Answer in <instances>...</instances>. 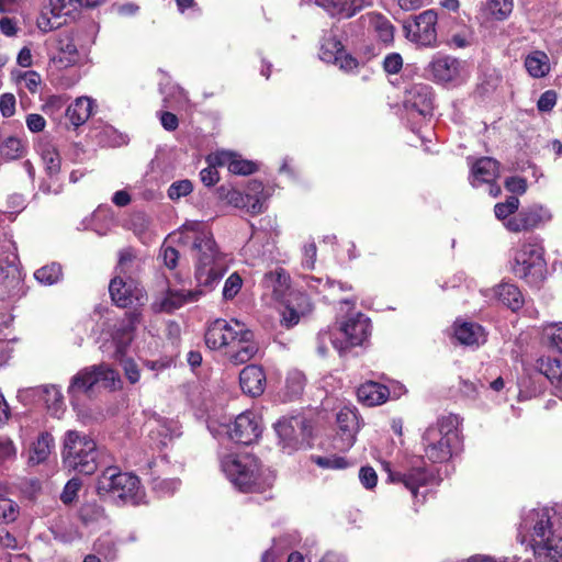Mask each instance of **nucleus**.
<instances>
[{"instance_id": "nucleus-37", "label": "nucleus", "mask_w": 562, "mask_h": 562, "mask_svg": "<svg viewBox=\"0 0 562 562\" xmlns=\"http://www.w3.org/2000/svg\"><path fill=\"white\" fill-rule=\"evenodd\" d=\"M43 398L48 412L59 417L64 411V397L60 390L55 385L43 387Z\"/></svg>"}, {"instance_id": "nucleus-31", "label": "nucleus", "mask_w": 562, "mask_h": 562, "mask_svg": "<svg viewBox=\"0 0 562 562\" xmlns=\"http://www.w3.org/2000/svg\"><path fill=\"white\" fill-rule=\"evenodd\" d=\"M263 284L277 299H282L290 289V276L284 269L277 268L265 274Z\"/></svg>"}, {"instance_id": "nucleus-49", "label": "nucleus", "mask_w": 562, "mask_h": 562, "mask_svg": "<svg viewBox=\"0 0 562 562\" xmlns=\"http://www.w3.org/2000/svg\"><path fill=\"white\" fill-rule=\"evenodd\" d=\"M192 191V182L188 179H183L172 182L168 188L167 194L171 201H178L181 198L189 195Z\"/></svg>"}, {"instance_id": "nucleus-8", "label": "nucleus", "mask_w": 562, "mask_h": 562, "mask_svg": "<svg viewBox=\"0 0 562 562\" xmlns=\"http://www.w3.org/2000/svg\"><path fill=\"white\" fill-rule=\"evenodd\" d=\"M370 319L364 314L357 313L340 322L333 336L324 331L319 334V339H330L334 348L342 355L350 348L361 346L370 336Z\"/></svg>"}, {"instance_id": "nucleus-47", "label": "nucleus", "mask_w": 562, "mask_h": 562, "mask_svg": "<svg viewBox=\"0 0 562 562\" xmlns=\"http://www.w3.org/2000/svg\"><path fill=\"white\" fill-rule=\"evenodd\" d=\"M372 25L382 42L390 43L393 41L394 27L386 18L382 15L373 16Z\"/></svg>"}, {"instance_id": "nucleus-24", "label": "nucleus", "mask_w": 562, "mask_h": 562, "mask_svg": "<svg viewBox=\"0 0 562 562\" xmlns=\"http://www.w3.org/2000/svg\"><path fill=\"white\" fill-rule=\"evenodd\" d=\"M331 16L349 19L372 4V0H315Z\"/></svg>"}, {"instance_id": "nucleus-48", "label": "nucleus", "mask_w": 562, "mask_h": 562, "mask_svg": "<svg viewBox=\"0 0 562 562\" xmlns=\"http://www.w3.org/2000/svg\"><path fill=\"white\" fill-rule=\"evenodd\" d=\"M42 79L41 76L33 70H26L23 72H19L16 76V83L31 93H36L41 86Z\"/></svg>"}, {"instance_id": "nucleus-60", "label": "nucleus", "mask_w": 562, "mask_h": 562, "mask_svg": "<svg viewBox=\"0 0 562 562\" xmlns=\"http://www.w3.org/2000/svg\"><path fill=\"white\" fill-rule=\"evenodd\" d=\"M359 480L361 484L368 490L375 487L378 482L375 470L371 467H362L359 471Z\"/></svg>"}, {"instance_id": "nucleus-9", "label": "nucleus", "mask_w": 562, "mask_h": 562, "mask_svg": "<svg viewBox=\"0 0 562 562\" xmlns=\"http://www.w3.org/2000/svg\"><path fill=\"white\" fill-rule=\"evenodd\" d=\"M121 381L115 370L105 364L93 366L79 371L72 379L68 392L75 395L77 392H87L93 385L105 389H116Z\"/></svg>"}, {"instance_id": "nucleus-10", "label": "nucleus", "mask_w": 562, "mask_h": 562, "mask_svg": "<svg viewBox=\"0 0 562 562\" xmlns=\"http://www.w3.org/2000/svg\"><path fill=\"white\" fill-rule=\"evenodd\" d=\"M437 13L432 10H426L404 22L406 38L424 47H434L437 43Z\"/></svg>"}, {"instance_id": "nucleus-43", "label": "nucleus", "mask_w": 562, "mask_h": 562, "mask_svg": "<svg viewBox=\"0 0 562 562\" xmlns=\"http://www.w3.org/2000/svg\"><path fill=\"white\" fill-rule=\"evenodd\" d=\"M513 9L514 0H487V11L497 21L506 20Z\"/></svg>"}, {"instance_id": "nucleus-28", "label": "nucleus", "mask_w": 562, "mask_h": 562, "mask_svg": "<svg viewBox=\"0 0 562 562\" xmlns=\"http://www.w3.org/2000/svg\"><path fill=\"white\" fill-rule=\"evenodd\" d=\"M454 336L462 345L477 347L486 340L484 328L473 322H456Z\"/></svg>"}, {"instance_id": "nucleus-62", "label": "nucleus", "mask_w": 562, "mask_h": 562, "mask_svg": "<svg viewBox=\"0 0 562 562\" xmlns=\"http://www.w3.org/2000/svg\"><path fill=\"white\" fill-rule=\"evenodd\" d=\"M160 256L165 266L169 269H175L179 260V251L171 246H162Z\"/></svg>"}, {"instance_id": "nucleus-40", "label": "nucleus", "mask_w": 562, "mask_h": 562, "mask_svg": "<svg viewBox=\"0 0 562 562\" xmlns=\"http://www.w3.org/2000/svg\"><path fill=\"white\" fill-rule=\"evenodd\" d=\"M40 154L45 168L49 175H56L60 170V156L52 145H43L40 147Z\"/></svg>"}, {"instance_id": "nucleus-3", "label": "nucleus", "mask_w": 562, "mask_h": 562, "mask_svg": "<svg viewBox=\"0 0 562 562\" xmlns=\"http://www.w3.org/2000/svg\"><path fill=\"white\" fill-rule=\"evenodd\" d=\"M221 468L231 483L241 492H262L273 477L250 453H229L221 459Z\"/></svg>"}, {"instance_id": "nucleus-32", "label": "nucleus", "mask_w": 562, "mask_h": 562, "mask_svg": "<svg viewBox=\"0 0 562 562\" xmlns=\"http://www.w3.org/2000/svg\"><path fill=\"white\" fill-rule=\"evenodd\" d=\"M538 369L551 381L557 395L562 400V360L542 358L538 361Z\"/></svg>"}, {"instance_id": "nucleus-11", "label": "nucleus", "mask_w": 562, "mask_h": 562, "mask_svg": "<svg viewBox=\"0 0 562 562\" xmlns=\"http://www.w3.org/2000/svg\"><path fill=\"white\" fill-rule=\"evenodd\" d=\"M427 70L435 82L442 85H458L468 77L465 63L446 55H436Z\"/></svg>"}, {"instance_id": "nucleus-20", "label": "nucleus", "mask_w": 562, "mask_h": 562, "mask_svg": "<svg viewBox=\"0 0 562 562\" xmlns=\"http://www.w3.org/2000/svg\"><path fill=\"white\" fill-rule=\"evenodd\" d=\"M306 420L303 417H283L274 425L276 431L284 448L295 449L300 439L307 436Z\"/></svg>"}, {"instance_id": "nucleus-54", "label": "nucleus", "mask_w": 562, "mask_h": 562, "mask_svg": "<svg viewBox=\"0 0 562 562\" xmlns=\"http://www.w3.org/2000/svg\"><path fill=\"white\" fill-rule=\"evenodd\" d=\"M304 312L303 310L297 311L290 304H286L281 312V324L286 328L295 326Z\"/></svg>"}, {"instance_id": "nucleus-13", "label": "nucleus", "mask_w": 562, "mask_h": 562, "mask_svg": "<svg viewBox=\"0 0 562 562\" xmlns=\"http://www.w3.org/2000/svg\"><path fill=\"white\" fill-rule=\"evenodd\" d=\"M228 437L241 445L255 442L261 435V423L259 416L254 412L239 414L233 424L227 427Z\"/></svg>"}, {"instance_id": "nucleus-25", "label": "nucleus", "mask_w": 562, "mask_h": 562, "mask_svg": "<svg viewBox=\"0 0 562 562\" xmlns=\"http://www.w3.org/2000/svg\"><path fill=\"white\" fill-rule=\"evenodd\" d=\"M239 383L241 390L251 395H261L266 387V374L259 366H247L239 374Z\"/></svg>"}, {"instance_id": "nucleus-52", "label": "nucleus", "mask_w": 562, "mask_h": 562, "mask_svg": "<svg viewBox=\"0 0 562 562\" xmlns=\"http://www.w3.org/2000/svg\"><path fill=\"white\" fill-rule=\"evenodd\" d=\"M518 207L519 200L516 196H509L505 202L497 203L494 206V213L498 220H506L510 214L515 213Z\"/></svg>"}, {"instance_id": "nucleus-45", "label": "nucleus", "mask_w": 562, "mask_h": 562, "mask_svg": "<svg viewBox=\"0 0 562 562\" xmlns=\"http://www.w3.org/2000/svg\"><path fill=\"white\" fill-rule=\"evenodd\" d=\"M161 93L164 94L165 106L175 108L187 102V94L179 86L172 85L168 88L161 87Z\"/></svg>"}, {"instance_id": "nucleus-58", "label": "nucleus", "mask_w": 562, "mask_h": 562, "mask_svg": "<svg viewBox=\"0 0 562 562\" xmlns=\"http://www.w3.org/2000/svg\"><path fill=\"white\" fill-rule=\"evenodd\" d=\"M81 487V481L79 479H71L67 482L64 491L60 495V499L64 504H70L77 497V494Z\"/></svg>"}, {"instance_id": "nucleus-15", "label": "nucleus", "mask_w": 562, "mask_h": 562, "mask_svg": "<svg viewBox=\"0 0 562 562\" xmlns=\"http://www.w3.org/2000/svg\"><path fill=\"white\" fill-rule=\"evenodd\" d=\"M319 57L325 63L337 65L339 69L346 72H352L359 66L358 60L346 53L340 41L334 35L324 37L321 45Z\"/></svg>"}, {"instance_id": "nucleus-59", "label": "nucleus", "mask_w": 562, "mask_h": 562, "mask_svg": "<svg viewBox=\"0 0 562 562\" xmlns=\"http://www.w3.org/2000/svg\"><path fill=\"white\" fill-rule=\"evenodd\" d=\"M403 66V58L397 53L389 54L383 60V68L387 74H397Z\"/></svg>"}, {"instance_id": "nucleus-38", "label": "nucleus", "mask_w": 562, "mask_h": 562, "mask_svg": "<svg viewBox=\"0 0 562 562\" xmlns=\"http://www.w3.org/2000/svg\"><path fill=\"white\" fill-rule=\"evenodd\" d=\"M22 278L21 273L14 265H10L5 270V276L1 282V286L4 289L8 296H15L22 290Z\"/></svg>"}, {"instance_id": "nucleus-44", "label": "nucleus", "mask_w": 562, "mask_h": 562, "mask_svg": "<svg viewBox=\"0 0 562 562\" xmlns=\"http://www.w3.org/2000/svg\"><path fill=\"white\" fill-rule=\"evenodd\" d=\"M311 460L314 463H316L319 468L329 469V470H341V469H346L352 464L345 457H340V456H336V454L327 456V457L312 456Z\"/></svg>"}, {"instance_id": "nucleus-55", "label": "nucleus", "mask_w": 562, "mask_h": 562, "mask_svg": "<svg viewBox=\"0 0 562 562\" xmlns=\"http://www.w3.org/2000/svg\"><path fill=\"white\" fill-rule=\"evenodd\" d=\"M16 99L13 93H2L0 95V113L3 117L9 119L15 114Z\"/></svg>"}, {"instance_id": "nucleus-17", "label": "nucleus", "mask_w": 562, "mask_h": 562, "mask_svg": "<svg viewBox=\"0 0 562 562\" xmlns=\"http://www.w3.org/2000/svg\"><path fill=\"white\" fill-rule=\"evenodd\" d=\"M552 215L548 209L541 205H532L507 220L505 226L510 232L519 233L537 228L548 223Z\"/></svg>"}, {"instance_id": "nucleus-16", "label": "nucleus", "mask_w": 562, "mask_h": 562, "mask_svg": "<svg viewBox=\"0 0 562 562\" xmlns=\"http://www.w3.org/2000/svg\"><path fill=\"white\" fill-rule=\"evenodd\" d=\"M80 59V54L69 33L58 34L50 52L49 60L57 69H65L76 65Z\"/></svg>"}, {"instance_id": "nucleus-46", "label": "nucleus", "mask_w": 562, "mask_h": 562, "mask_svg": "<svg viewBox=\"0 0 562 562\" xmlns=\"http://www.w3.org/2000/svg\"><path fill=\"white\" fill-rule=\"evenodd\" d=\"M52 12L56 16H69L81 8V0H49Z\"/></svg>"}, {"instance_id": "nucleus-5", "label": "nucleus", "mask_w": 562, "mask_h": 562, "mask_svg": "<svg viewBox=\"0 0 562 562\" xmlns=\"http://www.w3.org/2000/svg\"><path fill=\"white\" fill-rule=\"evenodd\" d=\"M95 488L99 496L122 504L138 505L145 497L138 477L115 467H109L101 473Z\"/></svg>"}, {"instance_id": "nucleus-30", "label": "nucleus", "mask_w": 562, "mask_h": 562, "mask_svg": "<svg viewBox=\"0 0 562 562\" xmlns=\"http://www.w3.org/2000/svg\"><path fill=\"white\" fill-rule=\"evenodd\" d=\"M94 103L88 97L77 98L66 110V116L74 127L85 124L92 114Z\"/></svg>"}, {"instance_id": "nucleus-23", "label": "nucleus", "mask_w": 562, "mask_h": 562, "mask_svg": "<svg viewBox=\"0 0 562 562\" xmlns=\"http://www.w3.org/2000/svg\"><path fill=\"white\" fill-rule=\"evenodd\" d=\"M149 437L153 443L158 447H167L173 438L181 435V427L177 420L167 418H155L148 423Z\"/></svg>"}, {"instance_id": "nucleus-33", "label": "nucleus", "mask_w": 562, "mask_h": 562, "mask_svg": "<svg viewBox=\"0 0 562 562\" xmlns=\"http://www.w3.org/2000/svg\"><path fill=\"white\" fill-rule=\"evenodd\" d=\"M27 151V142L16 137L8 136L0 142V157L5 161L23 158Z\"/></svg>"}, {"instance_id": "nucleus-7", "label": "nucleus", "mask_w": 562, "mask_h": 562, "mask_svg": "<svg viewBox=\"0 0 562 562\" xmlns=\"http://www.w3.org/2000/svg\"><path fill=\"white\" fill-rule=\"evenodd\" d=\"M514 272L529 285L539 286L547 274L542 246L536 241L521 244L515 255Z\"/></svg>"}, {"instance_id": "nucleus-4", "label": "nucleus", "mask_w": 562, "mask_h": 562, "mask_svg": "<svg viewBox=\"0 0 562 562\" xmlns=\"http://www.w3.org/2000/svg\"><path fill=\"white\" fill-rule=\"evenodd\" d=\"M460 417L454 414L441 416L423 435L426 458L434 463L448 461L460 447Z\"/></svg>"}, {"instance_id": "nucleus-27", "label": "nucleus", "mask_w": 562, "mask_h": 562, "mask_svg": "<svg viewBox=\"0 0 562 562\" xmlns=\"http://www.w3.org/2000/svg\"><path fill=\"white\" fill-rule=\"evenodd\" d=\"M499 175L498 162L490 157H482L471 166V184L479 187L492 183Z\"/></svg>"}, {"instance_id": "nucleus-42", "label": "nucleus", "mask_w": 562, "mask_h": 562, "mask_svg": "<svg viewBox=\"0 0 562 562\" xmlns=\"http://www.w3.org/2000/svg\"><path fill=\"white\" fill-rule=\"evenodd\" d=\"M5 488L0 486V524L13 522L19 515L18 505L4 497Z\"/></svg>"}, {"instance_id": "nucleus-57", "label": "nucleus", "mask_w": 562, "mask_h": 562, "mask_svg": "<svg viewBox=\"0 0 562 562\" xmlns=\"http://www.w3.org/2000/svg\"><path fill=\"white\" fill-rule=\"evenodd\" d=\"M179 486L180 482L176 479L156 480L154 483V490L161 496L173 494Z\"/></svg>"}, {"instance_id": "nucleus-29", "label": "nucleus", "mask_w": 562, "mask_h": 562, "mask_svg": "<svg viewBox=\"0 0 562 562\" xmlns=\"http://www.w3.org/2000/svg\"><path fill=\"white\" fill-rule=\"evenodd\" d=\"M358 400L367 406H376L386 402L389 389L378 382H366L357 390Z\"/></svg>"}, {"instance_id": "nucleus-63", "label": "nucleus", "mask_w": 562, "mask_h": 562, "mask_svg": "<svg viewBox=\"0 0 562 562\" xmlns=\"http://www.w3.org/2000/svg\"><path fill=\"white\" fill-rule=\"evenodd\" d=\"M557 103V93L553 90L543 92L537 103L538 110L541 112H548L553 109Z\"/></svg>"}, {"instance_id": "nucleus-18", "label": "nucleus", "mask_w": 562, "mask_h": 562, "mask_svg": "<svg viewBox=\"0 0 562 562\" xmlns=\"http://www.w3.org/2000/svg\"><path fill=\"white\" fill-rule=\"evenodd\" d=\"M404 104L412 116H414V114H418L423 117L431 115L434 109L431 87L425 83L413 85L406 91Z\"/></svg>"}, {"instance_id": "nucleus-53", "label": "nucleus", "mask_w": 562, "mask_h": 562, "mask_svg": "<svg viewBox=\"0 0 562 562\" xmlns=\"http://www.w3.org/2000/svg\"><path fill=\"white\" fill-rule=\"evenodd\" d=\"M218 192L220 196L228 204L234 205L235 207H241L245 205L244 195L239 190L222 186L218 189Z\"/></svg>"}, {"instance_id": "nucleus-12", "label": "nucleus", "mask_w": 562, "mask_h": 562, "mask_svg": "<svg viewBox=\"0 0 562 562\" xmlns=\"http://www.w3.org/2000/svg\"><path fill=\"white\" fill-rule=\"evenodd\" d=\"M245 324L232 318L226 321L217 318L213 321L205 331V344L212 350H224L235 342V338L241 334Z\"/></svg>"}, {"instance_id": "nucleus-64", "label": "nucleus", "mask_w": 562, "mask_h": 562, "mask_svg": "<svg viewBox=\"0 0 562 562\" xmlns=\"http://www.w3.org/2000/svg\"><path fill=\"white\" fill-rule=\"evenodd\" d=\"M25 124L30 132L40 133L44 131L46 126V121L41 114L31 113L26 115Z\"/></svg>"}, {"instance_id": "nucleus-19", "label": "nucleus", "mask_w": 562, "mask_h": 562, "mask_svg": "<svg viewBox=\"0 0 562 562\" xmlns=\"http://www.w3.org/2000/svg\"><path fill=\"white\" fill-rule=\"evenodd\" d=\"M225 351L228 360L234 364H244L251 360L259 350L258 344L255 341L252 331L243 327L241 334L238 335Z\"/></svg>"}, {"instance_id": "nucleus-41", "label": "nucleus", "mask_w": 562, "mask_h": 562, "mask_svg": "<svg viewBox=\"0 0 562 562\" xmlns=\"http://www.w3.org/2000/svg\"><path fill=\"white\" fill-rule=\"evenodd\" d=\"M34 277L40 283L44 285H52L60 280L61 267L60 265L53 262L37 269Z\"/></svg>"}, {"instance_id": "nucleus-14", "label": "nucleus", "mask_w": 562, "mask_h": 562, "mask_svg": "<svg viewBox=\"0 0 562 562\" xmlns=\"http://www.w3.org/2000/svg\"><path fill=\"white\" fill-rule=\"evenodd\" d=\"M359 429L357 412L349 407L340 409L337 414V434L334 438V447L340 451L349 450L356 442Z\"/></svg>"}, {"instance_id": "nucleus-35", "label": "nucleus", "mask_w": 562, "mask_h": 562, "mask_svg": "<svg viewBox=\"0 0 562 562\" xmlns=\"http://www.w3.org/2000/svg\"><path fill=\"white\" fill-rule=\"evenodd\" d=\"M494 292L498 301L512 311H517L522 306V296L516 285L509 283L499 284Z\"/></svg>"}, {"instance_id": "nucleus-36", "label": "nucleus", "mask_w": 562, "mask_h": 562, "mask_svg": "<svg viewBox=\"0 0 562 562\" xmlns=\"http://www.w3.org/2000/svg\"><path fill=\"white\" fill-rule=\"evenodd\" d=\"M53 443L54 439L49 434H42L31 448L30 462L37 464L45 461L50 454Z\"/></svg>"}, {"instance_id": "nucleus-22", "label": "nucleus", "mask_w": 562, "mask_h": 562, "mask_svg": "<svg viewBox=\"0 0 562 562\" xmlns=\"http://www.w3.org/2000/svg\"><path fill=\"white\" fill-rule=\"evenodd\" d=\"M209 160L220 167H227L234 175L248 176L257 170L254 161L243 159L238 154L229 150L216 151L209 156Z\"/></svg>"}, {"instance_id": "nucleus-34", "label": "nucleus", "mask_w": 562, "mask_h": 562, "mask_svg": "<svg viewBox=\"0 0 562 562\" xmlns=\"http://www.w3.org/2000/svg\"><path fill=\"white\" fill-rule=\"evenodd\" d=\"M525 67L532 78H543L550 72V60L542 50H533L525 58Z\"/></svg>"}, {"instance_id": "nucleus-1", "label": "nucleus", "mask_w": 562, "mask_h": 562, "mask_svg": "<svg viewBox=\"0 0 562 562\" xmlns=\"http://www.w3.org/2000/svg\"><path fill=\"white\" fill-rule=\"evenodd\" d=\"M180 241L191 251L196 289L170 286L158 303V310L167 313L199 301L206 292L215 289L228 269L226 256L220 250L213 233L204 222L187 221L180 228Z\"/></svg>"}, {"instance_id": "nucleus-61", "label": "nucleus", "mask_w": 562, "mask_h": 562, "mask_svg": "<svg viewBox=\"0 0 562 562\" xmlns=\"http://www.w3.org/2000/svg\"><path fill=\"white\" fill-rule=\"evenodd\" d=\"M209 161V167L204 168L201 170L200 172V177H201V181L206 186V187H212L214 186L218 180H220V176H218V172L216 170V167H220L218 165H214L212 161Z\"/></svg>"}, {"instance_id": "nucleus-39", "label": "nucleus", "mask_w": 562, "mask_h": 562, "mask_svg": "<svg viewBox=\"0 0 562 562\" xmlns=\"http://www.w3.org/2000/svg\"><path fill=\"white\" fill-rule=\"evenodd\" d=\"M542 335L549 348L562 353V322L544 325Z\"/></svg>"}, {"instance_id": "nucleus-6", "label": "nucleus", "mask_w": 562, "mask_h": 562, "mask_svg": "<svg viewBox=\"0 0 562 562\" xmlns=\"http://www.w3.org/2000/svg\"><path fill=\"white\" fill-rule=\"evenodd\" d=\"M63 458L67 468L85 475L94 473L98 468V450L94 440L77 430L66 432Z\"/></svg>"}, {"instance_id": "nucleus-50", "label": "nucleus", "mask_w": 562, "mask_h": 562, "mask_svg": "<svg viewBox=\"0 0 562 562\" xmlns=\"http://www.w3.org/2000/svg\"><path fill=\"white\" fill-rule=\"evenodd\" d=\"M305 378L303 373L293 371L286 378V390L291 398L297 397L304 390Z\"/></svg>"}, {"instance_id": "nucleus-2", "label": "nucleus", "mask_w": 562, "mask_h": 562, "mask_svg": "<svg viewBox=\"0 0 562 562\" xmlns=\"http://www.w3.org/2000/svg\"><path fill=\"white\" fill-rule=\"evenodd\" d=\"M521 528L529 536L536 562H562V518L553 508L529 510Z\"/></svg>"}, {"instance_id": "nucleus-56", "label": "nucleus", "mask_w": 562, "mask_h": 562, "mask_svg": "<svg viewBox=\"0 0 562 562\" xmlns=\"http://www.w3.org/2000/svg\"><path fill=\"white\" fill-rule=\"evenodd\" d=\"M317 256L316 244L312 240L306 243L302 248V267L312 270L315 267Z\"/></svg>"}, {"instance_id": "nucleus-21", "label": "nucleus", "mask_w": 562, "mask_h": 562, "mask_svg": "<svg viewBox=\"0 0 562 562\" xmlns=\"http://www.w3.org/2000/svg\"><path fill=\"white\" fill-rule=\"evenodd\" d=\"M384 468L390 482L403 484L414 496L418 488L426 485L432 477V474L423 467L412 468L404 472L393 471L389 463H385Z\"/></svg>"}, {"instance_id": "nucleus-51", "label": "nucleus", "mask_w": 562, "mask_h": 562, "mask_svg": "<svg viewBox=\"0 0 562 562\" xmlns=\"http://www.w3.org/2000/svg\"><path fill=\"white\" fill-rule=\"evenodd\" d=\"M241 286H243L241 277L237 272L232 273L226 279V281L224 283V288H223V292H222L223 299L226 301L233 300L238 294Z\"/></svg>"}, {"instance_id": "nucleus-26", "label": "nucleus", "mask_w": 562, "mask_h": 562, "mask_svg": "<svg viewBox=\"0 0 562 562\" xmlns=\"http://www.w3.org/2000/svg\"><path fill=\"white\" fill-rule=\"evenodd\" d=\"M109 291L112 301L120 307H127L133 304L134 299L140 301L144 297L142 289L135 288L132 291L128 285L121 277H115L111 280Z\"/></svg>"}]
</instances>
